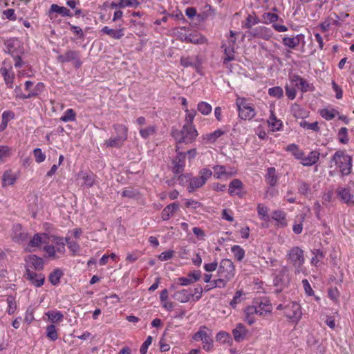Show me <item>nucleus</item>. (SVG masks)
<instances>
[{
    "mask_svg": "<svg viewBox=\"0 0 354 354\" xmlns=\"http://www.w3.org/2000/svg\"><path fill=\"white\" fill-rule=\"evenodd\" d=\"M253 299L255 305L248 306L245 309V322H246L249 325H252L255 321L253 315L263 316L272 311V306L266 298L261 299Z\"/></svg>",
    "mask_w": 354,
    "mask_h": 354,
    "instance_id": "obj_1",
    "label": "nucleus"
},
{
    "mask_svg": "<svg viewBox=\"0 0 354 354\" xmlns=\"http://www.w3.org/2000/svg\"><path fill=\"white\" fill-rule=\"evenodd\" d=\"M235 274L234 266L230 259H223L221 261L217 270V279H215V285L218 288H223L225 287L227 282L230 281Z\"/></svg>",
    "mask_w": 354,
    "mask_h": 354,
    "instance_id": "obj_2",
    "label": "nucleus"
},
{
    "mask_svg": "<svg viewBox=\"0 0 354 354\" xmlns=\"http://www.w3.org/2000/svg\"><path fill=\"white\" fill-rule=\"evenodd\" d=\"M198 135L195 126L183 125L181 129H173L171 131V136L177 142L176 150L179 149L180 144H192Z\"/></svg>",
    "mask_w": 354,
    "mask_h": 354,
    "instance_id": "obj_3",
    "label": "nucleus"
},
{
    "mask_svg": "<svg viewBox=\"0 0 354 354\" xmlns=\"http://www.w3.org/2000/svg\"><path fill=\"white\" fill-rule=\"evenodd\" d=\"M331 162L339 169L344 176H347L351 172L352 158L342 151H337L333 156Z\"/></svg>",
    "mask_w": 354,
    "mask_h": 354,
    "instance_id": "obj_4",
    "label": "nucleus"
},
{
    "mask_svg": "<svg viewBox=\"0 0 354 354\" xmlns=\"http://www.w3.org/2000/svg\"><path fill=\"white\" fill-rule=\"evenodd\" d=\"M290 276L288 268L283 266L278 273L274 274L273 284L277 288L276 292H281L286 287L288 286L290 282Z\"/></svg>",
    "mask_w": 354,
    "mask_h": 354,
    "instance_id": "obj_5",
    "label": "nucleus"
},
{
    "mask_svg": "<svg viewBox=\"0 0 354 354\" xmlns=\"http://www.w3.org/2000/svg\"><path fill=\"white\" fill-rule=\"evenodd\" d=\"M284 315L292 322L297 323L301 318L300 305L296 301H290L284 306Z\"/></svg>",
    "mask_w": 354,
    "mask_h": 354,
    "instance_id": "obj_6",
    "label": "nucleus"
},
{
    "mask_svg": "<svg viewBox=\"0 0 354 354\" xmlns=\"http://www.w3.org/2000/svg\"><path fill=\"white\" fill-rule=\"evenodd\" d=\"M236 32L230 31V35L228 37L227 42L222 45V48L224 49L225 57L223 58V63H226L234 59V48L236 45L235 35Z\"/></svg>",
    "mask_w": 354,
    "mask_h": 354,
    "instance_id": "obj_7",
    "label": "nucleus"
},
{
    "mask_svg": "<svg viewBox=\"0 0 354 354\" xmlns=\"http://www.w3.org/2000/svg\"><path fill=\"white\" fill-rule=\"evenodd\" d=\"M288 259L297 269H299L305 261L303 250L297 246L292 248L288 253Z\"/></svg>",
    "mask_w": 354,
    "mask_h": 354,
    "instance_id": "obj_8",
    "label": "nucleus"
},
{
    "mask_svg": "<svg viewBox=\"0 0 354 354\" xmlns=\"http://www.w3.org/2000/svg\"><path fill=\"white\" fill-rule=\"evenodd\" d=\"M57 59L60 63L73 62L76 68H80L82 64L77 50H68L64 54L58 55Z\"/></svg>",
    "mask_w": 354,
    "mask_h": 354,
    "instance_id": "obj_9",
    "label": "nucleus"
},
{
    "mask_svg": "<svg viewBox=\"0 0 354 354\" xmlns=\"http://www.w3.org/2000/svg\"><path fill=\"white\" fill-rule=\"evenodd\" d=\"M193 339L195 341H201L203 344V348L206 351H209L212 348L213 341L207 334L205 326L201 327L200 330L193 336Z\"/></svg>",
    "mask_w": 354,
    "mask_h": 354,
    "instance_id": "obj_10",
    "label": "nucleus"
},
{
    "mask_svg": "<svg viewBox=\"0 0 354 354\" xmlns=\"http://www.w3.org/2000/svg\"><path fill=\"white\" fill-rule=\"evenodd\" d=\"M49 239L50 236L46 233H36L28 242L29 250L32 251L31 248H39L42 244H48Z\"/></svg>",
    "mask_w": 354,
    "mask_h": 354,
    "instance_id": "obj_11",
    "label": "nucleus"
},
{
    "mask_svg": "<svg viewBox=\"0 0 354 354\" xmlns=\"http://www.w3.org/2000/svg\"><path fill=\"white\" fill-rule=\"evenodd\" d=\"M248 36L259 37L268 40L272 37V33L270 29L265 26H259L247 32Z\"/></svg>",
    "mask_w": 354,
    "mask_h": 354,
    "instance_id": "obj_12",
    "label": "nucleus"
},
{
    "mask_svg": "<svg viewBox=\"0 0 354 354\" xmlns=\"http://www.w3.org/2000/svg\"><path fill=\"white\" fill-rule=\"evenodd\" d=\"M26 276L27 279L36 287H41L45 281L44 275L31 271L28 268L26 269Z\"/></svg>",
    "mask_w": 354,
    "mask_h": 354,
    "instance_id": "obj_13",
    "label": "nucleus"
},
{
    "mask_svg": "<svg viewBox=\"0 0 354 354\" xmlns=\"http://www.w3.org/2000/svg\"><path fill=\"white\" fill-rule=\"evenodd\" d=\"M337 196L347 205H354V195L346 187H339L336 190Z\"/></svg>",
    "mask_w": 354,
    "mask_h": 354,
    "instance_id": "obj_14",
    "label": "nucleus"
},
{
    "mask_svg": "<svg viewBox=\"0 0 354 354\" xmlns=\"http://www.w3.org/2000/svg\"><path fill=\"white\" fill-rule=\"evenodd\" d=\"M25 260L27 264L26 268L32 267L39 271L44 268V260L35 254L28 255Z\"/></svg>",
    "mask_w": 354,
    "mask_h": 354,
    "instance_id": "obj_15",
    "label": "nucleus"
},
{
    "mask_svg": "<svg viewBox=\"0 0 354 354\" xmlns=\"http://www.w3.org/2000/svg\"><path fill=\"white\" fill-rule=\"evenodd\" d=\"M173 171L176 174H180L184 171L185 166V153L179 152L173 160Z\"/></svg>",
    "mask_w": 354,
    "mask_h": 354,
    "instance_id": "obj_16",
    "label": "nucleus"
},
{
    "mask_svg": "<svg viewBox=\"0 0 354 354\" xmlns=\"http://www.w3.org/2000/svg\"><path fill=\"white\" fill-rule=\"evenodd\" d=\"M28 234L22 230L20 224H15L12 227V239L17 243H22L27 239Z\"/></svg>",
    "mask_w": 354,
    "mask_h": 354,
    "instance_id": "obj_17",
    "label": "nucleus"
},
{
    "mask_svg": "<svg viewBox=\"0 0 354 354\" xmlns=\"http://www.w3.org/2000/svg\"><path fill=\"white\" fill-rule=\"evenodd\" d=\"M279 179V174L274 167H269L265 176V180L270 186L274 187L277 185Z\"/></svg>",
    "mask_w": 354,
    "mask_h": 354,
    "instance_id": "obj_18",
    "label": "nucleus"
},
{
    "mask_svg": "<svg viewBox=\"0 0 354 354\" xmlns=\"http://www.w3.org/2000/svg\"><path fill=\"white\" fill-rule=\"evenodd\" d=\"M179 210V205L176 203H173L167 205L161 212V218L163 221H167L170 217Z\"/></svg>",
    "mask_w": 354,
    "mask_h": 354,
    "instance_id": "obj_19",
    "label": "nucleus"
},
{
    "mask_svg": "<svg viewBox=\"0 0 354 354\" xmlns=\"http://www.w3.org/2000/svg\"><path fill=\"white\" fill-rule=\"evenodd\" d=\"M182 39L185 42L195 44H202L207 42L206 38L197 32L185 35L184 36V39Z\"/></svg>",
    "mask_w": 354,
    "mask_h": 354,
    "instance_id": "obj_20",
    "label": "nucleus"
},
{
    "mask_svg": "<svg viewBox=\"0 0 354 354\" xmlns=\"http://www.w3.org/2000/svg\"><path fill=\"white\" fill-rule=\"evenodd\" d=\"M100 32L115 39H120L124 35V28L115 30L109 26H104L101 29Z\"/></svg>",
    "mask_w": 354,
    "mask_h": 354,
    "instance_id": "obj_21",
    "label": "nucleus"
},
{
    "mask_svg": "<svg viewBox=\"0 0 354 354\" xmlns=\"http://www.w3.org/2000/svg\"><path fill=\"white\" fill-rule=\"evenodd\" d=\"M172 297L181 303L187 302L192 298L191 289H183L176 291Z\"/></svg>",
    "mask_w": 354,
    "mask_h": 354,
    "instance_id": "obj_22",
    "label": "nucleus"
},
{
    "mask_svg": "<svg viewBox=\"0 0 354 354\" xmlns=\"http://www.w3.org/2000/svg\"><path fill=\"white\" fill-rule=\"evenodd\" d=\"M272 219L277 222L279 227H283L287 225L286 214L282 210H275L272 212Z\"/></svg>",
    "mask_w": 354,
    "mask_h": 354,
    "instance_id": "obj_23",
    "label": "nucleus"
},
{
    "mask_svg": "<svg viewBox=\"0 0 354 354\" xmlns=\"http://www.w3.org/2000/svg\"><path fill=\"white\" fill-rule=\"evenodd\" d=\"M304 38V37L302 34L297 35L295 37H284L283 38V44L290 48H295L299 46L301 39Z\"/></svg>",
    "mask_w": 354,
    "mask_h": 354,
    "instance_id": "obj_24",
    "label": "nucleus"
},
{
    "mask_svg": "<svg viewBox=\"0 0 354 354\" xmlns=\"http://www.w3.org/2000/svg\"><path fill=\"white\" fill-rule=\"evenodd\" d=\"M48 12L50 16L52 13L56 12L63 17H73V14L69 9L64 6H59L57 4H52Z\"/></svg>",
    "mask_w": 354,
    "mask_h": 354,
    "instance_id": "obj_25",
    "label": "nucleus"
},
{
    "mask_svg": "<svg viewBox=\"0 0 354 354\" xmlns=\"http://www.w3.org/2000/svg\"><path fill=\"white\" fill-rule=\"evenodd\" d=\"M78 177L82 180L84 185L88 187H91L95 184V178L92 173L82 171L79 172Z\"/></svg>",
    "mask_w": 354,
    "mask_h": 354,
    "instance_id": "obj_26",
    "label": "nucleus"
},
{
    "mask_svg": "<svg viewBox=\"0 0 354 354\" xmlns=\"http://www.w3.org/2000/svg\"><path fill=\"white\" fill-rule=\"evenodd\" d=\"M319 158V153L317 151H312L308 156L302 158L301 163L304 166H311L318 161Z\"/></svg>",
    "mask_w": 354,
    "mask_h": 354,
    "instance_id": "obj_27",
    "label": "nucleus"
},
{
    "mask_svg": "<svg viewBox=\"0 0 354 354\" xmlns=\"http://www.w3.org/2000/svg\"><path fill=\"white\" fill-rule=\"evenodd\" d=\"M0 72L3 77L7 87L9 88H12L15 79L14 73L10 72L6 68H1Z\"/></svg>",
    "mask_w": 354,
    "mask_h": 354,
    "instance_id": "obj_28",
    "label": "nucleus"
},
{
    "mask_svg": "<svg viewBox=\"0 0 354 354\" xmlns=\"http://www.w3.org/2000/svg\"><path fill=\"white\" fill-rule=\"evenodd\" d=\"M243 183L240 180L234 179L229 185V193L232 196L239 195L241 192Z\"/></svg>",
    "mask_w": 354,
    "mask_h": 354,
    "instance_id": "obj_29",
    "label": "nucleus"
},
{
    "mask_svg": "<svg viewBox=\"0 0 354 354\" xmlns=\"http://www.w3.org/2000/svg\"><path fill=\"white\" fill-rule=\"evenodd\" d=\"M292 81L295 82V86H297L303 92H306L309 88V84L306 80L302 78L298 75H293L292 77Z\"/></svg>",
    "mask_w": 354,
    "mask_h": 354,
    "instance_id": "obj_30",
    "label": "nucleus"
},
{
    "mask_svg": "<svg viewBox=\"0 0 354 354\" xmlns=\"http://www.w3.org/2000/svg\"><path fill=\"white\" fill-rule=\"evenodd\" d=\"M17 177L11 170H6L4 171L2 176V186L12 185L15 183Z\"/></svg>",
    "mask_w": 354,
    "mask_h": 354,
    "instance_id": "obj_31",
    "label": "nucleus"
},
{
    "mask_svg": "<svg viewBox=\"0 0 354 354\" xmlns=\"http://www.w3.org/2000/svg\"><path fill=\"white\" fill-rule=\"evenodd\" d=\"M126 140L118 136L110 138L109 140H105L104 145L106 147H121Z\"/></svg>",
    "mask_w": 354,
    "mask_h": 354,
    "instance_id": "obj_32",
    "label": "nucleus"
},
{
    "mask_svg": "<svg viewBox=\"0 0 354 354\" xmlns=\"http://www.w3.org/2000/svg\"><path fill=\"white\" fill-rule=\"evenodd\" d=\"M224 132L221 129H217L212 133H207L202 136V138L208 143H214L221 137Z\"/></svg>",
    "mask_w": 354,
    "mask_h": 354,
    "instance_id": "obj_33",
    "label": "nucleus"
},
{
    "mask_svg": "<svg viewBox=\"0 0 354 354\" xmlns=\"http://www.w3.org/2000/svg\"><path fill=\"white\" fill-rule=\"evenodd\" d=\"M156 127L155 125H150L147 127L140 128L139 133L143 139H147L150 136H154L156 133Z\"/></svg>",
    "mask_w": 354,
    "mask_h": 354,
    "instance_id": "obj_34",
    "label": "nucleus"
},
{
    "mask_svg": "<svg viewBox=\"0 0 354 354\" xmlns=\"http://www.w3.org/2000/svg\"><path fill=\"white\" fill-rule=\"evenodd\" d=\"M53 238L52 241L55 244V249L57 252L61 254H64L65 252V238H62L58 236H52Z\"/></svg>",
    "mask_w": 354,
    "mask_h": 354,
    "instance_id": "obj_35",
    "label": "nucleus"
},
{
    "mask_svg": "<svg viewBox=\"0 0 354 354\" xmlns=\"http://www.w3.org/2000/svg\"><path fill=\"white\" fill-rule=\"evenodd\" d=\"M116 136L127 140L128 136V128L127 126L122 124H115L113 126Z\"/></svg>",
    "mask_w": 354,
    "mask_h": 354,
    "instance_id": "obj_36",
    "label": "nucleus"
},
{
    "mask_svg": "<svg viewBox=\"0 0 354 354\" xmlns=\"http://www.w3.org/2000/svg\"><path fill=\"white\" fill-rule=\"evenodd\" d=\"M204 184V180L198 177H190V181L187 187L189 192H193L196 189L201 187Z\"/></svg>",
    "mask_w": 354,
    "mask_h": 354,
    "instance_id": "obj_37",
    "label": "nucleus"
},
{
    "mask_svg": "<svg viewBox=\"0 0 354 354\" xmlns=\"http://www.w3.org/2000/svg\"><path fill=\"white\" fill-rule=\"evenodd\" d=\"M306 214L301 213L297 216L296 217V223L294 224L292 227L293 232L297 234H301L303 230L302 223L305 220Z\"/></svg>",
    "mask_w": 354,
    "mask_h": 354,
    "instance_id": "obj_38",
    "label": "nucleus"
},
{
    "mask_svg": "<svg viewBox=\"0 0 354 354\" xmlns=\"http://www.w3.org/2000/svg\"><path fill=\"white\" fill-rule=\"evenodd\" d=\"M46 315L52 323L60 322L64 318L63 314L60 311L56 310H49L46 313Z\"/></svg>",
    "mask_w": 354,
    "mask_h": 354,
    "instance_id": "obj_39",
    "label": "nucleus"
},
{
    "mask_svg": "<svg viewBox=\"0 0 354 354\" xmlns=\"http://www.w3.org/2000/svg\"><path fill=\"white\" fill-rule=\"evenodd\" d=\"M216 341L221 344H231L232 339L230 333L225 331H220L216 336Z\"/></svg>",
    "mask_w": 354,
    "mask_h": 354,
    "instance_id": "obj_40",
    "label": "nucleus"
},
{
    "mask_svg": "<svg viewBox=\"0 0 354 354\" xmlns=\"http://www.w3.org/2000/svg\"><path fill=\"white\" fill-rule=\"evenodd\" d=\"M63 274V272L60 269L57 268L50 274L48 280L53 285L56 286L59 283L60 278Z\"/></svg>",
    "mask_w": 354,
    "mask_h": 354,
    "instance_id": "obj_41",
    "label": "nucleus"
},
{
    "mask_svg": "<svg viewBox=\"0 0 354 354\" xmlns=\"http://www.w3.org/2000/svg\"><path fill=\"white\" fill-rule=\"evenodd\" d=\"M214 176L216 178H222L227 176H231L230 173L226 171L225 167L223 165H216L213 167Z\"/></svg>",
    "mask_w": 354,
    "mask_h": 354,
    "instance_id": "obj_42",
    "label": "nucleus"
},
{
    "mask_svg": "<svg viewBox=\"0 0 354 354\" xmlns=\"http://www.w3.org/2000/svg\"><path fill=\"white\" fill-rule=\"evenodd\" d=\"M299 126L307 130H312L315 132H319L320 128L317 122L310 123L304 120L299 122Z\"/></svg>",
    "mask_w": 354,
    "mask_h": 354,
    "instance_id": "obj_43",
    "label": "nucleus"
},
{
    "mask_svg": "<svg viewBox=\"0 0 354 354\" xmlns=\"http://www.w3.org/2000/svg\"><path fill=\"white\" fill-rule=\"evenodd\" d=\"M186 113L185 124L183 125L194 126L193 124L195 116L196 115V111L195 109L189 110L186 109L185 110Z\"/></svg>",
    "mask_w": 354,
    "mask_h": 354,
    "instance_id": "obj_44",
    "label": "nucleus"
},
{
    "mask_svg": "<svg viewBox=\"0 0 354 354\" xmlns=\"http://www.w3.org/2000/svg\"><path fill=\"white\" fill-rule=\"evenodd\" d=\"M76 113L73 109H67L60 118V120L64 122L75 121Z\"/></svg>",
    "mask_w": 354,
    "mask_h": 354,
    "instance_id": "obj_45",
    "label": "nucleus"
},
{
    "mask_svg": "<svg viewBox=\"0 0 354 354\" xmlns=\"http://www.w3.org/2000/svg\"><path fill=\"white\" fill-rule=\"evenodd\" d=\"M243 326L242 324L239 323L236 325V327L233 329L232 334L234 339L236 342H240L243 339Z\"/></svg>",
    "mask_w": 354,
    "mask_h": 354,
    "instance_id": "obj_46",
    "label": "nucleus"
},
{
    "mask_svg": "<svg viewBox=\"0 0 354 354\" xmlns=\"http://www.w3.org/2000/svg\"><path fill=\"white\" fill-rule=\"evenodd\" d=\"M197 109L203 115H207L212 112V106L206 102H201L198 104Z\"/></svg>",
    "mask_w": 354,
    "mask_h": 354,
    "instance_id": "obj_47",
    "label": "nucleus"
},
{
    "mask_svg": "<svg viewBox=\"0 0 354 354\" xmlns=\"http://www.w3.org/2000/svg\"><path fill=\"white\" fill-rule=\"evenodd\" d=\"M180 64L184 67L192 66L198 69L201 64L198 62H193L189 57H182Z\"/></svg>",
    "mask_w": 354,
    "mask_h": 354,
    "instance_id": "obj_48",
    "label": "nucleus"
},
{
    "mask_svg": "<svg viewBox=\"0 0 354 354\" xmlns=\"http://www.w3.org/2000/svg\"><path fill=\"white\" fill-rule=\"evenodd\" d=\"M14 91L16 94V98H19V99H22V100L32 98L33 97H35V94H36V93H33V92L28 93V94H24L21 91V88L20 86H17L15 88Z\"/></svg>",
    "mask_w": 354,
    "mask_h": 354,
    "instance_id": "obj_49",
    "label": "nucleus"
},
{
    "mask_svg": "<svg viewBox=\"0 0 354 354\" xmlns=\"http://www.w3.org/2000/svg\"><path fill=\"white\" fill-rule=\"evenodd\" d=\"M46 336L52 341L57 339L58 335L55 325L50 324L46 327Z\"/></svg>",
    "mask_w": 354,
    "mask_h": 354,
    "instance_id": "obj_50",
    "label": "nucleus"
},
{
    "mask_svg": "<svg viewBox=\"0 0 354 354\" xmlns=\"http://www.w3.org/2000/svg\"><path fill=\"white\" fill-rule=\"evenodd\" d=\"M18 44L17 40L10 39L6 43V52L10 54L12 56L16 54V45Z\"/></svg>",
    "mask_w": 354,
    "mask_h": 354,
    "instance_id": "obj_51",
    "label": "nucleus"
},
{
    "mask_svg": "<svg viewBox=\"0 0 354 354\" xmlns=\"http://www.w3.org/2000/svg\"><path fill=\"white\" fill-rule=\"evenodd\" d=\"M321 115L326 120H333L338 112L335 109H324L321 111Z\"/></svg>",
    "mask_w": 354,
    "mask_h": 354,
    "instance_id": "obj_52",
    "label": "nucleus"
},
{
    "mask_svg": "<svg viewBox=\"0 0 354 354\" xmlns=\"http://www.w3.org/2000/svg\"><path fill=\"white\" fill-rule=\"evenodd\" d=\"M268 94L272 97H277L278 99L281 98L283 95V91L280 86H274L268 89Z\"/></svg>",
    "mask_w": 354,
    "mask_h": 354,
    "instance_id": "obj_53",
    "label": "nucleus"
},
{
    "mask_svg": "<svg viewBox=\"0 0 354 354\" xmlns=\"http://www.w3.org/2000/svg\"><path fill=\"white\" fill-rule=\"evenodd\" d=\"M269 125L272 127V131H279L282 126V123L280 120H278L275 115L272 113L271 116L268 120Z\"/></svg>",
    "mask_w": 354,
    "mask_h": 354,
    "instance_id": "obj_54",
    "label": "nucleus"
},
{
    "mask_svg": "<svg viewBox=\"0 0 354 354\" xmlns=\"http://www.w3.org/2000/svg\"><path fill=\"white\" fill-rule=\"evenodd\" d=\"M298 191L301 194L308 196L310 194V185L304 181H301L299 183Z\"/></svg>",
    "mask_w": 354,
    "mask_h": 354,
    "instance_id": "obj_55",
    "label": "nucleus"
},
{
    "mask_svg": "<svg viewBox=\"0 0 354 354\" xmlns=\"http://www.w3.org/2000/svg\"><path fill=\"white\" fill-rule=\"evenodd\" d=\"M7 303L8 304L7 313L9 315H12L15 313L16 308H17V304H16L15 297L11 295L8 296L7 297Z\"/></svg>",
    "mask_w": 354,
    "mask_h": 354,
    "instance_id": "obj_56",
    "label": "nucleus"
},
{
    "mask_svg": "<svg viewBox=\"0 0 354 354\" xmlns=\"http://www.w3.org/2000/svg\"><path fill=\"white\" fill-rule=\"evenodd\" d=\"M10 149L8 146H0V162H4L6 158L10 157Z\"/></svg>",
    "mask_w": 354,
    "mask_h": 354,
    "instance_id": "obj_57",
    "label": "nucleus"
},
{
    "mask_svg": "<svg viewBox=\"0 0 354 354\" xmlns=\"http://www.w3.org/2000/svg\"><path fill=\"white\" fill-rule=\"evenodd\" d=\"M268 209L267 207L259 204L257 206V212L259 216H261V219L264 221H268L269 219V216L268 214Z\"/></svg>",
    "mask_w": 354,
    "mask_h": 354,
    "instance_id": "obj_58",
    "label": "nucleus"
},
{
    "mask_svg": "<svg viewBox=\"0 0 354 354\" xmlns=\"http://www.w3.org/2000/svg\"><path fill=\"white\" fill-rule=\"evenodd\" d=\"M33 154L35 158V161L37 163H41L46 159V155L42 152L40 148L35 149L33 151Z\"/></svg>",
    "mask_w": 354,
    "mask_h": 354,
    "instance_id": "obj_59",
    "label": "nucleus"
},
{
    "mask_svg": "<svg viewBox=\"0 0 354 354\" xmlns=\"http://www.w3.org/2000/svg\"><path fill=\"white\" fill-rule=\"evenodd\" d=\"M65 241L68 245V248L74 254L79 251L80 245L76 241H71L68 237L65 238Z\"/></svg>",
    "mask_w": 354,
    "mask_h": 354,
    "instance_id": "obj_60",
    "label": "nucleus"
},
{
    "mask_svg": "<svg viewBox=\"0 0 354 354\" xmlns=\"http://www.w3.org/2000/svg\"><path fill=\"white\" fill-rule=\"evenodd\" d=\"M203 289L201 286L195 288L194 289H191V295L192 297H193L194 301H198L203 295Z\"/></svg>",
    "mask_w": 354,
    "mask_h": 354,
    "instance_id": "obj_61",
    "label": "nucleus"
},
{
    "mask_svg": "<svg viewBox=\"0 0 354 354\" xmlns=\"http://www.w3.org/2000/svg\"><path fill=\"white\" fill-rule=\"evenodd\" d=\"M231 251L237 260L241 261L243 257V250L239 245H234Z\"/></svg>",
    "mask_w": 354,
    "mask_h": 354,
    "instance_id": "obj_62",
    "label": "nucleus"
},
{
    "mask_svg": "<svg viewBox=\"0 0 354 354\" xmlns=\"http://www.w3.org/2000/svg\"><path fill=\"white\" fill-rule=\"evenodd\" d=\"M347 129L346 127H342L339 129L338 131V135L339 136V142L343 144H346L348 141V138L347 136Z\"/></svg>",
    "mask_w": 354,
    "mask_h": 354,
    "instance_id": "obj_63",
    "label": "nucleus"
},
{
    "mask_svg": "<svg viewBox=\"0 0 354 354\" xmlns=\"http://www.w3.org/2000/svg\"><path fill=\"white\" fill-rule=\"evenodd\" d=\"M212 170L207 168L202 169L199 172V177L204 180V184L212 176Z\"/></svg>",
    "mask_w": 354,
    "mask_h": 354,
    "instance_id": "obj_64",
    "label": "nucleus"
}]
</instances>
